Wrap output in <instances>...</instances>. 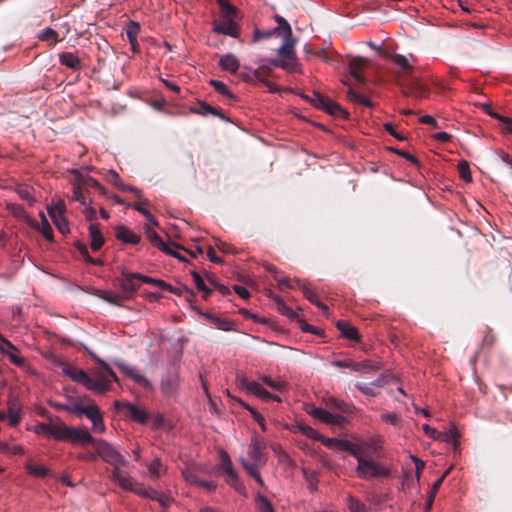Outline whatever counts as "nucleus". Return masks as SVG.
<instances>
[{
	"instance_id": "42",
	"label": "nucleus",
	"mask_w": 512,
	"mask_h": 512,
	"mask_svg": "<svg viewBox=\"0 0 512 512\" xmlns=\"http://www.w3.org/2000/svg\"><path fill=\"white\" fill-rule=\"evenodd\" d=\"M255 505L259 512H274L271 502L260 493L255 496Z\"/></svg>"
},
{
	"instance_id": "28",
	"label": "nucleus",
	"mask_w": 512,
	"mask_h": 512,
	"mask_svg": "<svg viewBox=\"0 0 512 512\" xmlns=\"http://www.w3.org/2000/svg\"><path fill=\"white\" fill-rule=\"evenodd\" d=\"M69 426L62 421L51 423L50 437L59 441H66Z\"/></svg>"
},
{
	"instance_id": "39",
	"label": "nucleus",
	"mask_w": 512,
	"mask_h": 512,
	"mask_svg": "<svg viewBox=\"0 0 512 512\" xmlns=\"http://www.w3.org/2000/svg\"><path fill=\"white\" fill-rule=\"evenodd\" d=\"M163 252L179 259L180 261L186 262L187 259L183 256L180 251L184 250L181 246L175 243H165L164 248L161 249Z\"/></svg>"
},
{
	"instance_id": "48",
	"label": "nucleus",
	"mask_w": 512,
	"mask_h": 512,
	"mask_svg": "<svg viewBox=\"0 0 512 512\" xmlns=\"http://www.w3.org/2000/svg\"><path fill=\"white\" fill-rule=\"evenodd\" d=\"M4 354L14 365L18 367L25 366V359L18 355V349L16 347L15 349H8Z\"/></svg>"
},
{
	"instance_id": "3",
	"label": "nucleus",
	"mask_w": 512,
	"mask_h": 512,
	"mask_svg": "<svg viewBox=\"0 0 512 512\" xmlns=\"http://www.w3.org/2000/svg\"><path fill=\"white\" fill-rule=\"evenodd\" d=\"M276 21L279 23V36L283 41L277 50V59L272 60L271 64L287 72H300L295 52L296 39L292 36L290 24L281 16H276Z\"/></svg>"
},
{
	"instance_id": "53",
	"label": "nucleus",
	"mask_w": 512,
	"mask_h": 512,
	"mask_svg": "<svg viewBox=\"0 0 512 512\" xmlns=\"http://www.w3.org/2000/svg\"><path fill=\"white\" fill-rule=\"evenodd\" d=\"M214 325L223 331H230L233 329V322L228 319L213 318Z\"/></svg>"
},
{
	"instance_id": "40",
	"label": "nucleus",
	"mask_w": 512,
	"mask_h": 512,
	"mask_svg": "<svg viewBox=\"0 0 512 512\" xmlns=\"http://www.w3.org/2000/svg\"><path fill=\"white\" fill-rule=\"evenodd\" d=\"M88 419L92 422L93 430L98 433H103L105 431V425L103 422V416L99 411V408L92 413L91 417Z\"/></svg>"
},
{
	"instance_id": "9",
	"label": "nucleus",
	"mask_w": 512,
	"mask_h": 512,
	"mask_svg": "<svg viewBox=\"0 0 512 512\" xmlns=\"http://www.w3.org/2000/svg\"><path fill=\"white\" fill-rule=\"evenodd\" d=\"M66 206L63 201H57L52 205L47 206V212L53 224L62 234L70 232L68 221L65 217Z\"/></svg>"
},
{
	"instance_id": "35",
	"label": "nucleus",
	"mask_w": 512,
	"mask_h": 512,
	"mask_svg": "<svg viewBox=\"0 0 512 512\" xmlns=\"http://www.w3.org/2000/svg\"><path fill=\"white\" fill-rule=\"evenodd\" d=\"M149 476L152 479L159 478L162 474L166 472V468L162 464L159 458H155L148 465Z\"/></svg>"
},
{
	"instance_id": "2",
	"label": "nucleus",
	"mask_w": 512,
	"mask_h": 512,
	"mask_svg": "<svg viewBox=\"0 0 512 512\" xmlns=\"http://www.w3.org/2000/svg\"><path fill=\"white\" fill-rule=\"evenodd\" d=\"M381 448L379 441L363 440L352 454L358 462L356 473L360 478L370 479L384 473L381 464Z\"/></svg>"
},
{
	"instance_id": "58",
	"label": "nucleus",
	"mask_w": 512,
	"mask_h": 512,
	"mask_svg": "<svg viewBox=\"0 0 512 512\" xmlns=\"http://www.w3.org/2000/svg\"><path fill=\"white\" fill-rule=\"evenodd\" d=\"M210 84L220 94H222L224 96H227V97H232L231 92L229 91V89L227 88V86L223 82L217 81V80H211Z\"/></svg>"
},
{
	"instance_id": "16",
	"label": "nucleus",
	"mask_w": 512,
	"mask_h": 512,
	"mask_svg": "<svg viewBox=\"0 0 512 512\" xmlns=\"http://www.w3.org/2000/svg\"><path fill=\"white\" fill-rule=\"evenodd\" d=\"M320 441L327 448L335 449V450H338V451H348L351 455L354 453V451L360 445V442H352L350 440L341 439V438H325V437H321Z\"/></svg>"
},
{
	"instance_id": "52",
	"label": "nucleus",
	"mask_w": 512,
	"mask_h": 512,
	"mask_svg": "<svg viewBox=\"0 0 512 512\" xmlns=\"http://www.w3.org/2000/svg\"><path fill=\"white\" fill-rule=\"evenodd\" d=\"M348 508L350 512H366L365 505L353 497L348 499Z\"/></svg>"
},
{
	"instance_id": "62",
	"label": "nucleus",
	"mask_w": 512,
	"mask_h": 512,
	"mask_svg": "<svg viewBox=\"0 0 512 512\" xmlns=\"http://www.w3.org/2000/svg\"><path fill=\"white\" fill-rule=\"evenodd\" d=\"M499 121L502 124L501 129H502L503 133L512 134V118L501 115Z\"/></svg>"
},
{
	"instance_id": "57",
	"label": "nucleus",
	"mask_w": 512,
	"mask_h": 512,
	"mask_svg": "<svg viewBox=\"0 0 512 512\" xmlns=\"http://www.w3.org/2000/svg\"><path fill=\"white\" fill-rule=\"evenodd\" d=\"M51 423H40L33 427V432L37 435L50 437Z\"/></svg>"
},
{
	"instance_id": "25",
	"label": "nucleus",
	"mask_w": 512,
	"mask_h": 512,
	"mask_svg": "<svg viewBox=\"0 0 512 512\" xmlns=\"http://www.w3.org/2000/svg\"><path fill=\"white\" fill-rule=\"evenodd\" d=\"M367 66V61L362 57H356L350 61L349 71L356 82L363 81L362 70Z\"/></svg>"
},
{
	"instance_id": "8",
	"label": "nucleus",
	"mask_w": 512,
	"mask_h": 512,
	"mask_svg": "<svg viewBox=\"0 0 512 512\" xmlns=\"http://www.w3.org/2000/svg\"><path fill=\"white\" fill-rule=\"evenodd\" d=\"M219 468L227 475V483L239 493L244 494L245 487L239 482L238 474L233 469L230 456L224 450L219 451Z\"/></svg>"
},
{
	"instance_id": "64",
	"label": "nucleus",
	"mask_w": 512,
	"mask_h": 512,
	"mask_svg": "<svg viewBox=\"0 0 512 512\" xmlns=\"http://www.w3.org/2000/svg\"><path fill=\"white\" fill-rule=\"evenodd\" d=\"M422 429L424 433L432 439L438 440V438L440 437V432L430 427L428 424H424Z\"/></svg>"
},
{
	"instance_id": "27",
	"label": "nucleus",
	"mask_w": 512,
	"mask_h": 512,
	"mask_svg": "<svg viewBox=\"0 0 512 512\" xmlns=\"http://www.w3.org/2000/svg\"><path fill=\"white\" fill-rule=\"evenodd\" d=\"M89 237L91 249L93 251L100 250L104 243V237L96 224H91L89 226Z\"/></svg>"
},
{
	"instance_id": "7",
	"label": "nucleus",
	"mask_w": 512,
	"mask_h": 512,
	"mask_svg": "<svg viewBox=\"0 0 512 512\" xmlns=\"http://www.w3.org/2000/svg\"><path fill=\"white\" fill-rule=\"evenodd\" d=\"M97 407L95 402L87 396L71 399L69 404L60 406L67 412L77 416L85 415L87 418L92 416Z\"/></svg>"
},
{
	"instance_id": "19",
	"label": "nucleus",
	"mask_w": 512,
	"mask_h": 512,
	"mask_svg": "<svg viewBox=\"0 0 512 512\" xmlns=\"http://www.w3.org/2000/svg\"><path fill=\"white\" fill-rule=\"evenodd\" d=\"M128 478L130 480L129 488L124 486H119L121 489L125 491L134 492L135 494L143 497L152 499L155 496V490L151 487H145L142 484H138L135 479L128 473Z\"/></svg>"
},
{
	"instance_id": "56",
	"label": "nucleus",
	"mask_w": 512,
	"mask_h": 512,
	"mask_svg": "<svg viewBox=\"0 0 512 512\" xmlns=\"http://www.w3.org/2000/svg\"><path fill=\"white\" fill-rule=\"evenodd\" d=\"M72 198H73V200L78 201L79 203H81L84 206H86L88 204L87 199L84 195V192L79 185H75L73 187Z\"/></svg>"
},
{
	"instance_id": "34",
	"label": "nucleus",
	"mask_w": 512,
	"mask_h": 512,
	"mask_svg": "<svg viewBox=\"0 0 512 512\" xmlns=\"http://www.w3.org/2000/svg\"><path fill=\"white\" fill-rule=\"evenodd\" d=\"M140 31V25L137 22L131 21L126 27V35L131 44L132 49L135 51L137 47V35Z\"/></svg>"
},
{
	"instance_id": "45",
	"label": "nucleus",
	"mask_w": 512,
	"mask_h": 512,
	"mask_svg": "<svg viewBox=\"0 0 512 512\" xmlns=\"http://www.w3.org/2000/svg\"><path fill=\"white\" fill-rule=\"evenodd\" d=\"M17 193L19 197L28 202L29 205H33L35 203V198L32 193V188L26 185L19 186L17 188Z\"/></svg>"
},
{
	"instance_id": "14",
	"label": "nucleus",
	"mask_w": 512,
	"mask_h": 512,
	"mask_svg": "<svg viewBox=\"0 0 512 512\" xmlns=\"http://www.w3.org/2000/svg\"><path fill=\"white\" fill-rule=\"evenodd\" d=\"M332 365L338 368H349L354 371H359L363 373H369L371 371H376L380 367L375 362L371 360H366L363 362H353L351 360H336L332 362Z\"/></svg>"
},
{
	"instance_id": "55",
	"label": "nucleus",
	"mask_w": 512,
	"mask_h": 512,
	"mask_svg": "<svg viewBox=\"0 0 512 512\" xmlns=\"http://www.w3.org/2000/svg\"><path fill=\"white\" fill-rule=\"evenodd\" d=\"M107 179L111 183H113L117 188L122 189V190L125 188L124 183L122 182L120 176L118 175V173L116 171L109 170L107 173Z\"/></svg>"
},
{
	"instance_id": "24",
	"label": "nucleus",
	"mask_w": 512,
	"mask_h": 512,
	"mask_svg": "<svg viewBox=\"0 0 512 512\" xmlns=\"http://www.w3.org/2000/svg\"><path fill=\"white\" fill-rule=\"evenodd\" d=\"M63 372L66 376L71 378L73 381L82 384L86 388V384L89 383V375L81 370L72 366H64Z\"/></svg>"
},
{
	"instance_id": "26",
	"label": "nucleus",
	"mask_w": 512,
	"mask_h": 512,
	"mask_svg": "<svg viewBox=\"0 0 512 512\" xmlns=\"http://www.w3.org/2000/svg\"><path fill=\"white\" fill-rule=\"evenodd\" d=\"M6 208L15 217L24 220L29 226L36 225V220L30 217L21 205L16 203H7Z\"/></svg>"
},
{
	"instance_id": "41",
	"label": "nucleus",
	"mask_w": 512,
	"mask_h": 512,
	"mask_svg": "<svg viewBox=\"0 0 512 512\" xmlns=\"http://www.w3.org/2000/svg\"><path fill=\"white\" fill-rule=\"evenodd\" d=\"M143 204L144 202L139 200L137 202H135L132 207L137 210L138 212H140L142 214V216H144L147 220V224L153 226V227H157L158 226V222L157 220L153 217V215L148 211L146 210L144 207H143Z\"/></svg>"
},
{
	"instance_id": "10",
	"label": "nucleus",
	"mask_w": 512,
	"mask_h": 512,
	"mask_svg": "<svg viewBox=\"0 0 512 512\" xmlns=\"http://www.w3.org/2000/svg\"><path fill=\"white\" fill-rule=\"evenodd\" d=\"M141 284V274L122 271V277L119 280V288L127 299L133 297Z\"/></svg>"
},
{
	"instance_id": "51",
	"label": "nucleus",
	"mask_w": 512,
	"mask_h": 512,
	"mask_svg": "<svg viewBox=\"0 0 512 512\" xmlns=\"http://www.w3.org/2000/svg\"><path fill=\"white\" fill-rule=\"evenodd\" d=\"M278 29H279V25L277 27H275L273 30H269V31H266V32H262V31H260L258 29H255L254 35H253V41L257 42V41H259L261 39L269 38V37H271L274 34L279 35Z\"/></svg>"
},
{
	"instance_id": "33",
	"label": "nucleus",
	"mask_w": 512,
	"mask_h": 512,
	"mask_svg": "<svg viewBox=\"0 0 512 512\" xmlns=\"http://www.w3.org/2000/svg\"><path fill=\"white\" fill-rule=\"evenodd\" d=\"M459 437H460V434H459L457 428L454 425H452L448 431L440 432V437L438 438V440L444 441L447 443H452L454 450H456V448L458 446Z\"/></svg>"
},
{
	"instance_id": "11",
	"label": "nucleus",
	"mask_w": 512,
	"mask_h": 512,
	"mask_svg": "<svg viewBox=\"0 0 512 512\" xmlns=\"http://www.w3.org/2000/svg\"><path fill=\"white\" fill-rule=\"evenodd\" d=\"M240 384L248 393L253 394L263 400H273L277 402L281 401L279 396L271 394L258 382L251 381L243 377L240 379Z\"/></svg>"
},
{
	"instance_id": "38",
	"label": "nucleus",
	"mask_w": 512,
	"mask_h": 512,
	"mask_svg": "<svg viewBox=\"0 0 512 512\" xmlns=\"http://www.w3.org/2000/svg\"><path fill=\"white\" fill-rule=\"evenodd\" d=\"M145 234L147 239L160 250L164 248L165 242L158 236V234L153 230V226L146 224L144 226Z\"/></svg>"
},
{
	"instance_id": "32",
	"label": "nucleus",
	"mask_w": 512,
	"mask_h": 512,
	"mask_svg": "<svg viewBox=\"0 0 512 512\" xmlns=\"http://www.w3.org/2000/svg\"><path fill=\"white\" fill-rule=\"evenodd\" d=\"M98 296L101 299H103L111 304H116V305H119L121 302L128 300L121 290H120V293L102 290L99 292Z\"/></svg>"
},
{
	"instance_id": "46",
	"label": "nucleus",
	"mask_w": 512,
	"mask_h": 512,
	"mask_svg": "<svg viewBox=\"0 0 512 512\" xmlns=\"http://www.w3.org/2000/svg\"><path fill=\"white\" fill-rule=\"evenodd\" d=\"M39 39L42 41L50 42V44L54 45L59 42L58 34L55 30L51 28H45L39 34Z\"/></svg>"
},
{
	"instance_id": "17",
	"label": "nucleus",
	"mask_w": 512,
	"mask_h": 512,
	"mask_svg": "<svg viewBox=\"0 0 512 512\" xmlns=\"http://www.w3.org/2000/svg\"><path fill=\"white\" fill-rule=\"evenodd\" d=\"M66 441L73 444H92L94 446L97 439L93 438L85 428L69 427Z\"/></svg>"
},
{
	"instance_id": "23",
	"label": "nucleus",
	"mask_w": 512,
	"mask_h": 512,
	"mask_svg": "<svg viewBox=\"0 0 512 512\" xmlns=\"http://www.w3.org/2000/svg\"><path fill=\"white\" fill-rule=\"evenodd\" d=\"M115 236L123 243L136 245L140 242V237L125 226H119L115 229Z\"/></svg>"
},
{
	"instance_id": "59",
	"label": "nucleus",
	"mask_w": 512,
	"mask_h": 512,
	"mask_svg": "<svg viewBox=\"0 0 512 512\" xmlns=\"http://www.w3.org/2000/svg\"><path fill=\"white\" fill-rule=\"evenodd\" d=\"M141 281L142 283L153 284L161 289H166L168 287V284L165 281L144 275H141Z\"/></svg>"
},
{
	"instance_id": "36",
	"label": "nucleus",
	"mask_w": 512,
	"mask_h": 512,
	"mask_svg": "<svg viewBox=\"0 0 512 512\" xmlns=\"http://www.w3.org/2000/svg\"><path fill=\"white\" fill-rule=\"evenodd\" d=\"M343 84L348 86L347 98L349 101L360 104V105H364V106L370 105L369 100L366 97L359 94L358 92H356L345 80H343Z\"/></svg>"
},
{
	"instance_id": "15",
	"label": "nucleus",
	"mask_w": 512,
	"mask_h": 512,
	"mask_svg": "<svg viewBox=\"0 0 512 512\" xmlns=\"http://www.w3.org/2000/svg\"><path fill=\"white\" fill-rule=\"evenodd\" d=\"M310 414L314 419L334 426H342L346 422L345 417L341 414L331 413L322 408H315L311 410Z\"/></svg>"
},
{
	"instance_id": "18",
	"label": "nucleus",
	"mask_w": 512,
	"mask_h": 512,
	"mask_svg": "<svg viewBox=\"0 0 512 512\" xmlns=\"http://www.w3.org/2000/svg\"><path fill=\"white\" fill-rule=\"evenodd\" d=\"M115 407L117 409H125L127 411L128 416L138 423L144 424L148 420L146 411L141 408H138L137 406L131 403H123L116 401Z\"/></svg>"
},
{
	"instance_id": "29",
	"label": "nucleus",
	"mask_w": 512,
	"mask_h": 512,
	"mask_svg": "<svg viewBox=\"0 0 512 512\" xmlns=\"http://www.w3.org/2000/svg\"><path fill=\"white\" fill-rule=\"evenodd\" d=\"M395 391L403 396H406L403 387L398 383V378L396 375L386 371V393L394 396Z\"/></svg>"
},
{
	"instance_id": "60",
	"label": "nucleus",
	"mask_w": 512,
	"mask_h": 512,
	"mask_svg": "<svg viewBox=\"0 0 512 512\" xmlns=\"http://www.w3.org/2000/svg\"><path fill=\"white\" fill-rule=\"evenodd\" d=\"M298 429L306 436L312 439H319L321 436L318 434L317 431H315L313 428L307 425H298Z\"/></svg>"
},
{
	"instance_id": "31",
	"label": "nucleus",
	"mask_w": 512,
	"mask_h": 512,
	"mask_svg": "<svg viewBox=\"0 0 512 512\" xmlns=\"http://www.w3.org/2000/svg\"><path fill=\"white\" fill-rule=\"evenodd\" d=\"M336 326L340 330L343 337L353 341L359 340L358 332L354 326L344 321H338Z\"/></svg>"
},
{
	"instance_id": "43",
	"label": "nucleus",
	"mask_w": 512,
	"mask_h": 512,
	"mask_svg": "<svg viewBox=\"0 0 512 512\" xmlns=\"http://www.w3.org/2000/svg\"><path fill=\"white\" fill-rule=\"evenodd\" d=\"M32 228L38 230L42 233L43 237L47 240L52 242L53 241V230L51 225L49 224L48 220H45L44 222L38 223L36 221L35 226H31Z\"/></svg>"
},
{
	"instance_id": "49",
	"label": "nucleus",
	"mask_w": 512,
	"mask_h": 512,
	"mask_svg": "<svg viewBox=\"0 0 512 512\" xmlns=\"http://www.w3.org/2000/svg\"><path fill=\"white\" fill-rule=\"evenodd\" d=\"M193 281L199 291L204 294V297L211 293V290L207 287L202 277L197 272H192Z\"/></svg>"
},
{
	"instance_id": "4",
	"label": "nucleus",
	"mask_w": 512,
	"mask_h": 512,
	"mask_svg": "<svg viewBox=\"0 0 512 512\" xmlns=\"http://www.w3.org/2000/svg\"><path fill=\"white\" fill-rule=\"evenodd\" d=\"M94 449L97 455L106 463L113 467L111 479L119 486L129 488L130 480L128 478V472L122 468L126 466L127 460L114 446L103 439H97L94 442Z\"/></svg>"
},
{
	"instance_id": "5",
	"label": "nucleus",
	"mask_w": 512,
	"mask_h": 512,
	"mask_svg": "<svg viewBox=\"0 0 512 512\" xmlns=\"http://www.w3.org/2000/svg\"><path fill=\"white\" fill-rule=\"evenodd\" d=\"M265 449V441L262 438L255 436L252 438L248 446L247 458H240V462L243 468L261 486L264 485V482L260 475L259 469L263 467L267 462V455L264 452Z\"/></svg>"
},
{
	"instance_id": "37",
	"label": "nucleus",
	"mask_w": 512,
	"mask_h": 512,
	"mask_svg": "<svg viewBox=\"0 0 512 512\" xmlns=\"http://www.w3.org/2000/svg\"><path fill=\"white\" fill-rule=\"evenodd\" d=\"M26 469L29 474L38 478H44L49 474V470L45 466L36 465L33 461L27 462Z\"/></svg>"
},
{
	"instance_id": "61",
	"label": "nucleus",
	"mask_w": 512,
	"mask_h": 512,
	"mask_svg": "<svg viewBox=\"0 0 512 512\" xmlns=\"http://www.w3.org/2000/svg\"><path fill=\"white\" fill-rule=\"evenodd\" d=\"M451 471V468L447 469L435 482L434 484L432 485L431 487V491H430V494L432 495H436V493L438 492V490L440 489L444 479L447 477V475L450 473Z\"/></svg>"
},
{
	"instance_id": "30",
	"label": "nucleus",
	"mask_w": 512,
	"mask_h": 512,
	"mask_svg": "<svg viewBox=\"0 0 512 512\" xmlns=\"http://www.w3.org/2000/svg\"><path fill=\"white\" fill-rule=\"evenodd\" d=\"M59 61L62 65L77 70L80 68L79 57L72 52H63L59 55Z\"/></svg>"
},
{
	"instance_id": "12",
	"label": "nucleus",
	"mask_w": 512,
	"mask_h": 512,
	"mask_svg": "<svg viewBox=\"0 0 512 512\" xmlns=\"http://www.w3.org/2000/svg\"><path fill=\"white\" fill-rule=\"evenodd\" d=\"M115 364L126 376L131 378L135 383H137L141 387L145 389L152 388L150 381L136 367L120 360H116Z\"/></svg>"
},
{
	"instance_id": "44",
	"label": "nucleus",
	"mask_w": 512,
	"mask_h": 512,
	"mask_svg": "<svg viewBox=\"0 0 512 512\" xmlns=\"http://www.w3.org/2000/svg\"><path fill=\"white\" fill-rule=\"evenodd\" d=\"M261 379L266 385L276 391H283L286 387V382L281 377L273 379L269 376H263Z\"/></svg>"
},
{
	"instance_id": "54",
	"label": "nucleus",
	"mask_w": 512,
	"mask_h": 512,
	"mask_svg": "<svg viewBox=\"0 0 512 512\" xmlns=\"http://www.w3.org/2000/svg\"><path fill=\"white\" fill-rule=\"evenodd\" d=\"M326 403H327L328 406L334 407V408L338 409L339 411H341L343 413L349 411L348 405L345 404L342 401H339L336 398L330 397V398L327 399Z\"/></svg>"
},
{
	"instance_id": "50",
	"label": "nucleus",
	"mask_w": 512,
	"mask_h": 512,
	"mask_svg": "<svg viewBox=\"0 0 512 512\" xmlns=\"http://www.w3.org/2000/svg\"><path fill=\"white\" fill-rule=\"evenodd\" d=\"M192 111L195 113L201 114V115L212 114V115L220 116V113L215 108H213L212 106H210L204 102H200L199 107L197 109H193Z\"/></svg>"
},
{
	"instance_id": "1",
	"label": "nucleus",
	"mask_w": 512,
	"mask_h": 512,
	"mask_svg": "<svg viewBox=\"0 0 512 512\" xmlns=\"http://www.w3.org/2000/svg\"><path fill=\"white\" fill-rule=\"evenodd\" d=\"M415 58L393 53L386 45V72L390 74L404 96L423 99L429 89L415 73Z\"/></svg>"
},
{
	"instance_id": "63",
	"label": "nucleus",
	"mask_w": 512,
	"mask_h": 512,
	"mask_svg": "<svg viewBox=\"0 0 512 512\" xmlns=\"http://www.w3.org/2000/svg\"><path fill=\"white\" fill-rule=\"evenodd\" d=\"M182 475L187 483L197 485L199 478L194 472L187 469L182 471Z\"/></svg>"
},
{
	"instance_id": "21",
	"label": "nucleus",
	"mask_w": 512,
	"mask_h": 512,
	"mask_svg": "<svg viewBox=\"0 0 512 512\" xmlns=\"http://www.w3.org/2000/svg\"><path fill=\"white\" fill-rule=\"evenodd\" d=\"M297 285L302 290L303 295L311 303L316 305L323 312L324 315H326L328 317L329 316V309H328V307L325 304H323L321 301H319L318 297L312 291V289L307 284H305V283H303L301 281H297Z\"/></svg>"
},
{
	"instance_id": "20",
	"label": "nucleus",
	"mask_w": 512,
	"mask_h": 512,
	"mask_svg": "<svg viewBox=\"0 0 512 512\" xmlns=\"http://www.w3.org/2000/svg\"><path fill=\"white\" fill-rule=\"evenodd\" d=\"M315 106L322 108L331 115H339L342 112V108L334 101L324 98L320 93L314 94Z\"/></svg>"
},
{
	"instance_id": "22",
	"label": "nucleus",
	"mask_w": 512,
	"mask_h": 512,
	"mask_svg": "<svg viewBox=\"0 0 512 512\" xmlns=\"http://www.w3.org/2000/svg\"><path fill=\"white\" fill-rule=\"evenodd\" d=\"M218 63L222 70L231 74H235L240 67L238 58L232 53H226L220 56Z\"/></svg>"
},
{
	"instance_id": "13",
	"label": "nucleus",
	"mask_w": 512,
	"mask_h": 512,
	"mask_svg": "<svg viewBox=\"0 0 512 512\" xmlns=\"http://www.w3.org/2000/svg\"><path fill=\"white\" fill-rule=\"evenodd\" d=\"M235 14L236 11L227 12L226 17L223 20L214 24L213 31L218 34L228 35L234 38L238 37L239 28L232 20Z\"/></svg>"
},
{
	"instance_id": "47",
	"label": "nucleus",
	"mask_w": 512,
	"mask_h": 512,
	"mask_svg": "<svg viewBox=\"0 0 512 512\" xmlns=\"http://www.w3.org/2000/svg\"><path fill=\"white\" fill-rule=\"evenodd\" d=\"M457 169H458L459 176L463 181H465V182L472 181L471 171H470V167H469V164L467 161H465V160L460 161L458 163Z\"/></svg>"
},
{
	"instance_id": "6",
	"label": "nucleus",
	"mask_w": 512,
	"mask_h": 512,
	"mask_svg": "<svg viewBox=\"0 0 512 512\" xmlns=\"http://www.w3.org/2000/svg\"><path fill=\"white\" fill-rule=\"evenodd\" d=\"M113 381H118L115 372L105 361H100V367L94 370L92 376H89L86 389L95 393H105L110 390Z\"/></svg>"
}]
</instances>
